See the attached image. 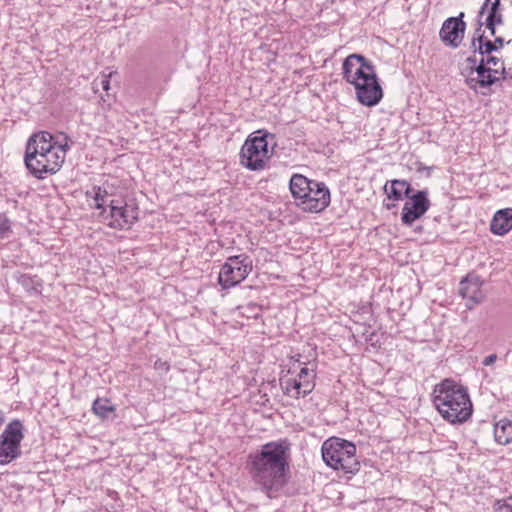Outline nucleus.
<instances>
[{"label": "nucleus", "instance_id": "obj_1", "mask_svg": "<svg viewBox=\"0 0 512 512\" xmlns=\"http://www.w3.org/2000/svg\"><path fill=\"white\" fill-rule=\"evenodd\" d=\"M291 443L288 439L268 442L248 455L246 469L255 489L275 498L290 477Z\"/></svg>", "mask_w": 512, "mask_h": 512}, {"label": "nucleus", "instance_id": "obj_2", "mask_svg": "<svg viewBox=\"0 0 512 512\" xmlns=\"http://www.w3.org/2000/svg\"><path fill=\"white\" fill-rule=\"evenodd\" d=\"M432 401L442 418L451 424H462L472 416L473 405L467 388L452 379L435 385Z\"/></svg>", "mask_w": 512, "mask_h": 512}, {"label": "nucleus", "instance_id": "obj_3", "mask_svg": "<svg viewBox=\"0 0 512 512\" xmlns=\"http://www.w3.org/2000/svg\"><path fill=\"white\" fill-rule=\"evenodd\" d=\"M289 189L296 205L305 212L319 213L330 204V191L325 183L310 180L302 174H293Z\"/></svg>", "mask_w": 512, "mask_h": 512}, {"label": "nucleus", "instance_id": "obj_4", "mask_svg": "<svg viewBox=\"0 0 512 512\" xmlns=\"http://www.w3.org/2000/svg\"><path fill=\"white\" fill-rule=\"evenodd\" d=\"M321 452L323 461L334 470L354 474L360 469V463L356 459V446L350 441L329 438L322 444Z\"/></svg>", "mask_w": 512, "mask_h": 512}, {"label": "nucleus", "instance_id": "obj_5", "mask_svg": "<svg viewBox=\"0 0 512 512\" xmlns=\"http://www.w3.org/2000/svg\"><path fill=\"white\" fill-rule=\"evenodd\" d=\"M256 133L261 135H250L242 145L239 155L240 164L251 171L265 169L273 153L268 148V138L274 139V135L269 132L262 133L261 130Z\"/></svg>", "mask_w": 512, "mask_h": 512}, {"label": "nucleus", "instance_id": "obj_6", "mask_svg": "<svg viewBox=\"0 0 512 512\" xmlns=\"http://www.w3.org/2000/svg\"><path fill=\"white\" fill-rule=\"evenodd\" d=\"M252 263V259L246 254L228 257L219 272V285L223 289H229L237 286L244 281L252 271Z\"/></svg>", "mask_w": 512, "mask_h": 512}, {"label": "nucleus", "instance_id": "obj_7", "mask_svg": "<svg viewBox=\"0 0 512 512\" xmlns=\"http://www.w3.org/2000/svg\"><path fill=\"white\" fill-rule=\"evenodd\" d=\"M23 438V425L20 420L14 419L0 434L1 465L9 464L21 456V441Z\"/></svg>", "mask_w": 512, "mask_h": 512}, {"label": "nucleus", "instance_id": "obj_8", "mask_svg": "<svg viewBox=\"0 0 512 512\" xmlns=\"http://www.w3.org/2000/svg\"><path fill=\"white\" fill-rule=\"evenodd\" d=\"M342 75L349 84L355 86L376 75V71L374 65L363 55L351 54L343 62Z\"/></svg>", "mask_w": 512, "mask_h": 512}, {"label": "nucleus", "instance_id": "obj_9", "mask_svg": "<svg viewBox=\"0 0 512 512\" xmlns=\"http://www.w3.org/2000/svg\"><path fill=\"white\" fill-rule=\"evenodd\" d=\"M498 74L499 70L497 68L485 66L484 57H482L476 67L468 68L465 83L470 89L478 92V87L488 89L499 81L500 76H498ZM500 74L501 78L505 79L506 70L504 67H502Z\"/></svg>", "mask_w": 512, "mask_h": 512}, {"label": "nucleus", "instance_id": "obj_10", "mask_svg": "<svg viewBox=\"0 0 512 512\" xmlns=\"http://www.w3.org/2000/svg\"><path fill=\"white\" fill-rule=\"evenodd\" d=\"M109 213L104 216V222L114 229L130 228L138 220V208L133 205L111 200L108 204Z\"/></svg>", "mask_w": 512, "mask_h": 512}, {"label": "nucleus", "instance_id": "obj_11", "mask_svg": "<svg viewBox=\"0 0 512 512\" xmlns=\"http://www.w3.org/2000/svg\"><path fill=\"white\" fill-rule=\"evenodd\" d=\"M65 158L61 155H41L25 153L24 162L28 171L36 178L43 179L46 174H55L60 170Z\"/></svg>", "mask_w": 512, "mask_h": 512}, {"label": "nucleus", "instance_id": "obj_12", "mask_svg": "<svg viewBox=\"0 0 512 512\" xmlns=\"http://www.w3.org/2000/svg\"><path fill=\"white\" fill-rule=\"evenodd\" d=\"M476 22L474 35L484 33L482 28L485 26L490 31V35L495 36L496 26L503 23L500 0H485L478 12Z\"/></svg>", "mask_w": 512, "mask_h": 512}, {"label": "nucleus", "instance_id": "obj_13", "mask_svg": "<svg viewBox=\"0 0 512 512\" xmlns=\"http://www.w3.org/2000/svg\"><path fill=\"white\" fill-rule=\"evenodd\" d=\"M52 135L49 132L42 131L32 135L26 145L25 153L28 154H41V155H61L62 158L66 157V152L69 148L68 144H59L52 142Z\"/></svg>", "mask_w": 512, "mask_h": 512}, {"label": "nucleus", "instance_id": "obj_14", "mask_svg": "<svg viewBox=\"0 0 512 512\" xmlns=\"http://www.w3.org/2000/svg\"><path fill=\"white\" fill-rule=\"evenodd\" d=\"M430 208L427 190H419L410 197L402 208L401 221L404 225L410 226L421 218Z\"/></svg>", "mask_w": 512, "mask_h": 512}, {"label": "nucleus", "instance_id": "obj_15", "mask_svg": "<svg viewBox=\"0 0 512 512\" xmlns=\"http://www.w3.org/2000/svg\"><path fill=\"white\" fill-rule=\"evenodd\" d=\"M463 17L464 13L461 12L457 17H449L443 22L439 38L446 46L457 48L461 44L466 30Z\"/></svg>", "mask_w": 512, "mask_h": 512}, {"label": "nucleus", "instance_id": "obj_16", "mask_svg": "<svg viewBox=\"0 0 512 512\" xmlns=\"http://www.w3.org/2000/svg\"><path fill=\"white\" fill-rule=\"evenodd\" d=\"M357 100L367 107L377 105L383 98V89L377 75L362 80L354 86Z\"/></svg>", "mask_w": 512, "mask_h": 512}, {"label": "nucleus", "instance_id": "obj_17", "mask_svg": "<svg viewBox=\"0 0 512 512\" xmlns=\"http://www.w3.org/2000/svg\"><path fill=\"white\" fill-rule=\"evenodd\" d=\"M459 293L468 302L466 306L471 309L475 304L480 303L484 294L481 290V281L478 276H468L460 282Z\"/></svg>", "mask_w": 512, "mask_h": 512}, {"label": "nucleus", "instance_id": "obj_18", "mask_svg": "<svg viewBox=\"0 0 512 512\" xmlns=\"http://www.w3.org/2000/svg\"><path fill=\"white\" fill-rule=\"evenodd\" d=\"M512 229V208L498 210L490 223L493 234L503 236Z\"/></svg>", "mask_w": 512, "mask_h": 512}, {"label": "nucleus", "instance_id": "obj_19", "mask_svg": "<svg viewBox=\"0 0 512 512\" xmlns=\"http://www.w3.org/2000/svg\"><path fill=\"white\" fill-rule=\"evenodd\" d=\"M281 385L284 394L296 399L307 396L311 387L308 382L298 383L296 379H287Z\"/></svg>", "mask_w": 512, "mask_h": 512}, {"label": "nucleus", "instance_id": "obj_20", "mask_svg": "<svg viewBox=\"0 0 512 512\" xmlns=\"http://www.w3.org/2000/svg\"><path fill=\"white\" fill-rule=\"evenodd\" d=\"M494 438L500 445H507L512 442V421L501 420L494 426Z\"/></svg>", "mask_w": 512, "mask_h": 512}, {"label": "nucleus", "instance_id": "obj_21", "mask_svg": "<svg viewBox=\"0 0 512 512\" xmlns=\"http://www.w3.org/2000/svg\"><path fill=\"white\" fill-rule=\"evenodd\" d=\"M472 47L474 48V52H478L482 56L490 55L492 52L498 50L497 45H495L491 40L486 39L484 33L474 35Z\"/></svg>", "mask_w": 512, "mask_h": 512}, {"label": "nucleus", "instance_id": "obj_22", "mask_svg": "<svg viewBox=\"0 0 512 512\" xmlns=\"http://www.w3.org/2000/svg\"><path fill=\"white\" fill-rule=\"evenodd\" d=\"M93 193V199L95 200V209L101 210V214L104 215L106 213V209L104 208V205H108L107 197L109 196L108 191L106 188L101 186H94L92 191H87L86 196H90Z\"/></svg>", "mask_w": 512, "mask_h": 512}, {"label": "nucleus", "instance_id": "obj_23", "mask_svg": "<svg viewBox=\"0 0 512 512\" xmlns=\"http://www.w3.org/2000/svg\"><path fill=\"white\" fill-rule=\"evenodd\" d=\"M114 410V406L107 398H97L92 404L93 413L102 419L107 418L108 414L112 413Z\"/></svg>", "mask_w": 512, "mask_h": 512}, {"label": "nucleus", "instance_id": "obj_24", "mask_svg": "<svg viewBox=\"0 0 512 512\" xmlns=\"http://www.w3.org/2000/svg\"><path fill=\"white\" fill-rule=\"evenodd\" d=\"M315 377L316 374L313 369H309L308 367H302L297 375V378L295 379L298 383H304V381L308 382L311 385L309 389L310 394L315 388Z\"/></svg>", "mask_w": 512, "mask_h": 512}, {"label": "nucleus", "instance_id": "obj_25", "mask_svg": "<svg viewBox=\"0 0 512 512\" xmlns=\"http://www.w3.org/2000/svg\"><path fill=\"white\" fill-rule=\"evenodd\" d=\"M17 282L28 292L38 291V287L40 286L38 280L34 276H30L28 274H21L17 278Z\"/></svg>", "mask_w": 512, "mask_h": 512}, {"label": "nucleus", "instance_id": "obj_26", "mask_svg": "<svg viewBox=\"0 0 512 512\" xmlns=\"http://www.w3.org/2000/svg\"><path fill=\"white\" fill-rule=\"evenodd\" d=\"M402 190H404V188H401V185L394 184V180H392L388 197L395 201H399L402 199Z\"/></svg>", "mask_w": 512, "mask_h": 512}, {"label": "nucleus", "instance_id": "obj_27", "mask_svg": "<svg viewBox=\"0 0 512 512\" xmlns=\"http://www.w3.org/2000/svg\"><path fill=\"white\" fill-rule=\"evenodd\" d=\"M10 230V221L4 213H0V239Z\"/></svg>", "mask_w": 512, "mask_h": 512}, {"label": "nucleus", "instance_id": "obj_28", "mask_svg": "<svg viewBox=\"0 0 512 512\" xmlns=\"http://www.w3.org/2000/svg\"><path fill=\"white\" fill-rule=\"evenodd\" d=\"M394 184L401 185V188H404V195L406 198L410 199V197L413 195V194H411L412 187H411L410 183H408L406 180L395 179Z\"/></svg>", "mask_w": 512, "mask_h": 512}, {"label": "nucleus", "instance_id": "obj_29", "mask_svg": "<svg viewBox=\"0 0 512 512\" xmlns=\"http://www.w3.org/2000/svg\"><path fill=\"white\" fill-rule=\"evenodd\" d=\"M485 66L496 67L500 63V59L498 57L488 55L486 58H484Z\"/></svg>", "mask_w": 512, "mask_h": 512}, {"label": "nucleus", "instance_id": "obj_30", "mask_svg": "<svg viewBox=\"0 0 512 512\" xmlns=\"http://www.w3.org/2000/svg\"><path fill=\"white\" fill-rule=\"evenodd\" d=\"M496 360H497V355L496 354H491V355L485 357L482 363H483L484 366H490Z\"/></svg>", "mask_w": 512, "mask_h": 512}, {"label": "nucleus", "instance_id": "obj_31", "mask_svg": "<svg viewBox=\"0 0 512 512\" xmlns=\"http://www.w3.org/2000/svg\"><path fill=\"white\" fill-rule=\"evenodd\" d=\"M100 85H101V88L105 91H108L109 88H110V81L108 79L107 76H104L101 80H100Z\"/></svg>", "mask_w": 512, "mask_h": 512}, {"label": "nucleus", "instance_id": "obj_32", "mask_svg": "<svg viewBox=\"0 0 512 512\" xmlns=\"http://www.w3.org/2000/svg\"><path fill=\"white\" fill-rule=\"evenodd\" d=\"M466 62L470 65L469 67H476L479 62H477V59L475 56H469L466 59Z\"/></svg>", "mask_w": 512, "mask_h": 512}, {"label": "nucleus", "instance_id": "obj_33", "mask_svg": "<svg viewBox=\"0 0 512 512\" xmlns=\"http://www.w3.org/2000/svg\"><path fill=\"white\" fill-rule=\"evenodd\" d=\"M495 45H497L498 49H501L504 45V39L502 37H495V40L493 41Z\"/></svg>", "mask_w": 512, "mask_h": 512}, {"label": "nucleus", "instance_id": "obj_34", "mask_svg": "<svg viewBox=\"0 0 512 512\" xmlns=\"http://www.w3.org/2000/svg\"><path fill=\"white\" fill-rule=\"evenodd\" d=\"M4 422H5V414L2 410H0V428L2 427Z\"/></svg>", "mask_w": 512, "mask_h": 512}, {"label": "nucleus", "instance_id": "obj_35", "mask_svg": "<svg viewBox=\"0 0 512 512\" xmlns=\"http://www.w3.org/2000/svg\"><path fill=\"white\" fill-rule=\"evenodd\" d=\"M509 501H511V503H505L504 506L506 508H508L510 510V512H512V497L509 498Z\"/></svg>", "mask_w": 512, "mask_h": 512}, {"label": "nucleus", "instance_id": "obj_36", "mask_svg": "<svg viewBox=\"0 0 512 512\" xmlns=\"http://www.w3.org/2000/svg\"><path fill=\"white\" fill-rule=\"evenodd\" d=\"M481 94H483V95H488V92L481 91Z\"/></svg>", "mask_w": 512, "mask_h": 512}]
</instances>
